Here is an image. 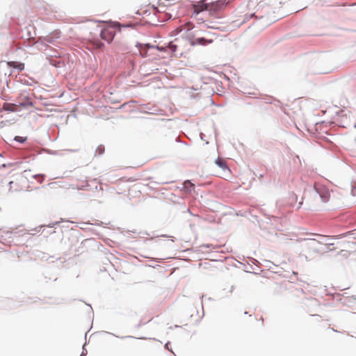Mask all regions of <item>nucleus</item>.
<instances>
[{
	"instance_id": "obj_1",
	"label": "nucleus",
	"mask_w": 356,
	"mask_h": 356,
	"mask_svg": "<svg viewBox=\"0 0 356 356\" xmlns=\"http://www.w3.org/2000/svg\"><path fill=\"white\" fill-rule=\"evenodd\" d=\"M233 0H198L193 1L191 4V17L198 21L206 22L208 19L201 16L208 15L210 17H218L220 13Z\"/></svg>"
},
{
	"instance_id": "obj_2",
	"label": "nucleus",
	"mask_w": 356,
	"mask_h": 356,
	"mask_svg": "<svg viewBox=\"0 0 356 356\" xmlns=\"http://www.w3.org/2000/svg\"><path fill=\"white\" fill-rule=\"evenodd\" d=\"M181 8V3L176 0H164L163 5H160L159 12L164 13L166 19L176 18L178 16V10Z\"/></svg>"
},
{
	"instance_id": "obj_3",
	"label": "nucleus",
	"mask_w": 356,
	"mask_h": 356,
	"mask_svg": "<svg viewBox=\"0 0 356 356\" xmlns=\"http://www.w3.org/2000/svg\"><path fill=\"white\" fill-rule=\"evenodd\" d=\"M118 29L120 30L119 25H108L102 30L100 36L103 40L111 42L113 40Z\"/></svg>"
},
{
	"instance_id": "obj_4",
	"label": "nucleus",
	"mask_w": 356,
	"mask_h": 356,
	"mask_svg": "<svg viewBox=\"0 0 356 356\" xmlns=\"http://www.w3.org/2000/svg\"><path fill=\"white\" fill-rule=\"evenodd\" d=\"M212 42H213L212 39L199 38H197L195 41H193L192 42V44L207 45L209 44H211Z\"/></svg>"
},
{
	"instance_id": "obj_5",
	"label": "nucleus",
	"mask_w": 356,
	"mask_h": 356,
	"mask_svg": "<svg viewBox=\"0 0 356 356\" xmlns=\"http://www.w3.org/2000/svg\"><path fill=\"white\" fill-rule=\"evenodd\" d=\"M2 108L4 111L15 112L18 110V105L11 103H4Z\"/></svg>"
},
{
	"instance_id": "obj_6",
	"label": "nucleus",
	"mask_w": 356,
	"mask_h": 356,
	"mask_svg": "<svg viewBox=\"0 0 356 356\" xmlns=\"http://www.w3.org/2000/svg\"><path fill=\"white\" fill-rule=\"evenodd\" d=\"M184 189L186 192H191L195 190V185L191 183L189 180H186L184 182Z\"/></svg>"
},
{
	"instance_id": "obj_7",
	"label": "nucleus",
	"mask_w": 356,
	"mask_h": 356,
	"mask_svg": "<svg viewBox=\"0 0 356 356\" xmlns=\"http://www.w3.org/2000/svg\"><path fill=\"white\" fill-rule=\"evenodd\" d=\"M216 163L222 170H229V168H227V166L226 165V163L220 159H216Z\"/></svg>"
},
{
	"instance_id": "obj_8",
	"label": "nucleus",
	"mask_w": 356,
	"mask_h": 356,
	"mask_svg": "<svg viewBox=\"0 0 356 356\" xmlns=\"http://www.w3.org/2000/svg\"><path fill=\"white\" fill-rule=\"evenodd\" d=\"M339 254L341 257L348 258L350 256V252L347 250H342Z\"/></svg>"
},
{
	"instance_id": "obj_9",
	"label": "nucleus",
	"mask_w": 356,
	"mask_h": 356,
	"mask_svg": "<svg viewBox=\"0 0 356 356\" xmlns=\"http://www.w3.org/2000/svg\"><path fill=\"white\" fill-rule=\"evenodd\" d=\"M26 140V138H24L22 136H15V140L19 142V143H24Z\"/></svg>"
},
{
	"instance_id": "obj_10",
	"label": "nucleus",
	"mask_w": 356,
	"mask_h": 356,
	"mask_svg": "<svg viewBox=\"0 0 356 356\" xmlns=\"http://www.w3.org/2000/svg\"><path fill=\"white\" fill-rule=\"evenodd\" d=\"M15 68L19 70V71H22L24 69V63H18L16 66H15Z\"/></svg>"
},
{
	"instance_id": "obj_11",
	"label": "nucleus",
	"mask_w": 356,
	"mask_h": 356,
	"mask_svg": "<svg viewBox=\"0 0 356 356\" xmlns=\"http://www.w3.org/2000/svg\"><path fill=\"white\" fill-rule=\"evenodd\" d=\"M97 152L99 153V154H102L104 152V147L102 145L99 146L97 149Z\"/></svg>"
},
{
	"instance_id": "obj_12",
	"label": "nucleus",
	"mask_w": 356,
	"mask_h": 356,
	"mask_svg": "<svg viewBox=\"0 0 356 356\" xmlns=\"http://www.w3.org/2000/svg\"><path fill=\"white\" fill-rule=\"evenodd\" d=\"M169 48L172 51H176V48H177V46L174 44H172V42H170L169 44Z\"/></svg>"
},
{
	"instance_id": "obj_13",
	"label": "nucleus",
	"mask_w": 356,
	"mask_h": 356,
	"mask_svg": "<svg viewBox=\"0 0 356 356\" xmlns=\"http://www.w3.org/2000/svg\"><path fill=\"white\" fill-rule=\"evenodd\" d=\"M95 44L97 49H100L104 46V44L100 42H97Z\"/></svg>"
},
{
	"instance_id": "obj_14",
	"label": "nucleus",
	"mask_w": 356,
	"mask_h": 356,
	"mask_svg": "<svg viewBox=\"0 0 356 356\" xmlns=\"http://www.w3.org/2000/svg\"><path fill=\"white\" fill-rule=\"evenodd\" d=\"M8 65L10 67H13L15 68V66L17 65V63L14 61H12V62H8Z\"/></svg>"
},
{
	"instance_id": "obj_15",
	"label": "nucleus",
	"mask_w": 356,
	"mask_h": 356,
	"mask_svg": "<svg viewBox=\"0 0 356 356\" xmlns=\"http://www.w3.org/2000/svg\"><path fill=\"white\" fill-rule=\"evenodd\" d=\"M37 178H38V180L39 181L42 182V181L43 180V177L42 175H37L35 176Z\"/></svg>"
},
{
	"instance_id": "obj_16",
	"label": "nucleus",
	"mask_w": 356,
	"mask_h": 356,
	"mask_svg": "<svg viewBox=\"0 0 356 356\" xmlns=\"http://www.w3.org/2000/svg\"><path fill=\"white\" fill-rule=\"evenodd\" d=\"M321 197H323V201H325H325H327V199H328V197H327V195H323H323H321Z\"/></svg>"
},
{
	"instance_id": "obj_17",
	"label": "nucleus",
	"mask_w": 356,
	"mask_h": 356,
	"mask_svg": "<svg viewBox=\"0 0 356 356\" xmlns=\"http://www.w3.org/2000/svg\"><path fill=\"white\" fill-rule=\"evenodd\" d=\"M354 127H355V128H356V124Z\"/></svg>"
}]
</instances>
